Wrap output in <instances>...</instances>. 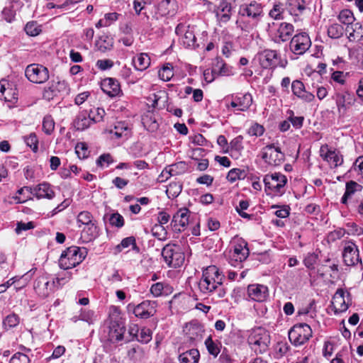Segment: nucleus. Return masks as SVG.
<instances>
[{"label":"nucleus","mask_w":363,"mask_h":363,"mask_svg":"<svg viewBox=\"0 0 363 363\" xmlns=\"http://www.w3.org/2000/svg\"><path fill=\"white\" fill-rule=\"evenodd\" d=\"M55 281H50L45 276L38 277L34 281V290L41 298L48 297L55 289Z\"/></svg>","instance_id":"17"},{"label":"nucleus","mask_w":363,"mask_h":363,"mask_svg":"<svg viewBox=\"0 0 363 363\" xmlns=\"http://www.w3.org/2000/svg\"><path fill=\"white\" fill-rule=\"evenodd\" d=\"M162 256L168 266L177 268L184 262V254L179 246L174 244L166 245L162 250Z\"/></svg>","instance_id":"8"},{"label":"nucleus","mask_w":363,"mask_h":363,"mask_svg":"<svg viewBox=\"0 0 363 363\" xmlns=\"http://www.w3.org/2000/svg\"><path fill=\"white\" fill-rule=\"evenodd\" d=\"M102 91L110 97L118 96L123 94L121 85L115 78H105L101 82Z\"/></svg>","instance_id":"21"},{"label":"nucleus","mask_w":363,"mask_h":363,"mask_svg":"<svg viewBox=\"0 0 363 363\" xmlns=\"http://www.w3.org/2000/svg\"><path fill=\"white\" fill-rule=\"evenodd\" d=\"M242 140L243 138L242 135H238L233 139L230 143L229 149H230L231 151L240 153L243 150Z\"/></svg>","instance_id":"54"},{"label":"nucleus","mask_w":363,"mask_h":363,"mask_svg":"<svg viewBox=\"0 0 363 363\" xmlns=\"http://www.w3.org/2000/svg\"><path fill=\"white\" fill-rule=\"evenodd\" d=\"M318 257L317 254L314 252L308 253L303 259V264L307 268L313 269L314 267V264L318 260Z\"/></svg>","instance_id":"60"},{"label":"nucleus","mask_w":363,"mask_h":363,"mask_svg":"<svg viewBox=\"0 0 363 363\" xmlns=\"http://www.w3.org/2000/svg\"><path fill=\"white\" fill-rule=\"evenodd\" d=\"M25 74L28 79L33 83L42 84L49 79L48 69L38 64L28 65L25 70Z\"/></svg>","instance_id":"11"},{"label":"nucleus","mask_w":363,"mask_h":363,"mask_svg":"<svg viewBox=\"0 0 363 363\" xmlns=\"http://www.w3.org/2000/svg\"><path fill=\"white\" fill-rule=\"evenodd\" d=\"M333 306L335 313H342L347 310L348 305L345 301V291L342 289H338L333 297Z\"/></svg>","instance_id":"29"},{"label":"nucleus","mask_w":363,"mask_h":363,"mask_svg":"<svg viewBox=\"0 0 363 363\" xmlns=\"http://www.w3.org/2000/svg\"><path fill=\"white\" fill-rule=\"evenodd\" d=\"M20 323V317L14 313H12L3 320V326L6 330H9L13 328L16 327Z\"/></svg>","instance_id":"43"},{"label":"nucleus","mask_w":363,"mask_h":363,"mask_svg":"<svg viewBox=\"0 0 363 363\" xmlns=\"http://www.w3.org/2000/svg\"><path fill=\"white\" fill-rule=\"evenodd\" d=\"M312 334V329L308 324L298 323L291 328L288 336L290 342L295 347H298L307 342Z\"/></svg>","instance_id":"6"},{"label":"nucleus","mask_w":363,"mask_h":363,"mask_svg":"<svg viewBox=\"0 0 363 363\" xmlns=\"http://www.w3.org/2000/svg\"><path fill=\"white\" fill-rule=\"evenodd\" d=\"M200 359V354L197 349H191L179 356L180 363H198Z\"/></svg>","instance_id":"35"},{"label":"nucleus","mask_w":363,"mask_h":363,"mask_svg":"<svg viewBox=\"0 0 363 363\" xmlns=\"http://www.w3.org/2000/svg\"><path fill=\"white\" fill-rule=\"evenodd\" d=\"M341 23L350 26L354 23V17L353 13L349 9L342 10L338 16Z\"/></svg>","instance_id":"48"},{"label":"nucleus","mask_w":363,"mask_h":363,"mask_svg":"<svg viewBox=\"0 0 363 363\" xmlns=\"http://www.w3.org/2000/svg\"><path fill=\"white\" fill-rule=\"evenodd\" d=\"M157 303L145 300L138 305L130 303L127 306L129 312L132 311L134 315L141 319H147L156 313Z\"/></svg>","instance_id":"9"},{"label":"nucleus","mask_w":363,"mask_h":363,"mask_svg":"<svg viewBox=\"0 0 363 363\" xmlns=\"http://www.w3.org/2000/svg\"><path fill=\"white\" fill-rule=\"evenodd\" d=\"M311 41L308 35L301 33L295 35L290 41L289 49L295 55L304 54L311 47Z\"/></svg>","instance_id":"12"},{"label":"nucleus","mask_w":363,"mask_h":363,"mask_svg":"<svg viewBox=\"0 0 363 363\" xmlns=\"http://www.w3.org/2000/svg\"><path fill=\"white\" fill-rule=\"evenodd\" d=\"M174 291L173 287L166 282H157L150 287V292L155 297L168 296Z\"/></svg>","instance_id":"31"},{"label":"nucleus","mask_w":363,"mask_h":363,"mask_svg":"<svg viewBox=\"0 0 363 363\" xmlns=\"http://www.w3.org/2000/svg\"><path fill=\"white\" fill-rule=\"evenodd\" d=\"M30 194L38 199H52L55 196V192L51 189L50 185L48 183H43L34 188L30 189Z\"/></svg>","instance_id":"26"},{"label":"nucleus","mask_w":363,"mask_h":363,"mask_svg":"<svg viewBox=\"0 0 363 363\" xmlns=\"http://www.w3.org/2000/svg\"><path fill=\"white\" fill-rule=\"evenodd\" d=\"M270 340L269 333L262 328L254 330L247 339L251 349L259 354H263L268 350Z\"/></svg>","instance_id":"4"},{"label":"nucleus","mask_w":363,"mask_h":363,"mask_svg":"<svg viewBox=\"0 0 363 363\" xmlns=\"http://www.w3.org/2000/svg\"><path fill=\"white\" fill-rule=\"evenodd\" d=\"M18 94L15 84H11L6 80H2L0 82V99H4L5 101L14 104L18 101Z\"/></svg>","instance_id":"20"},{"label":"nucleus","mask_w":363,"mask_h":363,"mask_svg":"<svg viewBox=\"0 0 363 363\" xmlns=\"http://www.w3.org/2000/svg\"><path fill=\"white\" fill-rule=\"evenodd\" d=\"M342 257L347 266H354L361 262L359 250L354 243L345 247Z\"/></svg>","instance_id":"23"},{"label":"nucleus","mask_w":363,"mask_h":363,"mask_svg":"<svg viewBox=\"0 0 363 363\" xmlns=\"http://www.w3.org/2000/svg\"><path fill=\"white\" fill-rule=\"evenodd\" d=\"M191 211L187 208H179L173 216L171 225L174 232L184 231L189 223Z\"/></svg>","instance_id":"16"},{"label":"nucleus","mask_w":363,"mask_h":363,"mask_svg":"<svg viewBox=\"0 0 363 363\" xmlns=\"http://www.w3.org/2000/svg\"><path fill=\"white\" fill-rule=\"evenodd\" d=\"M264 132V128L263 127V125L257 123H255L254 124H252L247 130V133L250 135L256 137L262 135Z\"/></svg>","instance_id":"59"},{"label":"nucleus","mask_w":363,"mask_h":363,"mask_svg":"<svg viewBox=\"0 0 363 363\" xmlns=\"http://www.w3.org/2000/svg\"><path fill=\"white\" fill-rule=\"evenodd\" d=\"M125 323L121 317L120 309L116 306H112L110 313L108 340L112 343H118L125 340Z\"/></svg>","instance_id":"2"},{"label":"nucleus","mask_w":363,"mask_h":363,"mask_svg":"<svg viewBox=\"0 0 363 363\" xmlns=\"http://www.w3.org/2000/svg\"><path fill=\"white\" fill-rule=\"evenodd\" d=\"M29 357L24 353L18 352L10 359L9 363H30Z\"/></svg>","instance_id":"58"},{"label":"nucleus","mask_w":363,"mask_h":363,"mask_svg":"<svg viewBox=\"0 0 363 363\" xmlns=\"http://www.w3.org/2000/svg\"><path fill=\"white\" fill-rule=\"evenodd\" d=\"M72 278V274L70 272H64L62 274H60L57 277L53 279V281H55L56 287L55 289H59L64 286L68 281H69Z\"/></svg>","instance_id":"57"},{"label":"nucleus","mask_w":363,"mask_h":363,"mask_svg":"<svg viewBox=\"0 0 363 363\" xmlns=\"http://www.w3.org/2000/svg\"><path fill=\"white\" fill-rule=\"evenodd\" d=\"M172 69V65L170 63L164 65L158 72L160 78L164 82L169 81L174 76Z\"/></svg>","instance_id":"46"},{"label":"nucleus","mask_w":363,"mask_h":363,"mask_svg":"<svg viewBox=\"0 0 363 363\" xmlns=\"http://www.w3.org/2000/svg\"><path fill=\"white\" fill-rule=\"evenodd\" d=\"M132 245L133 250L138 249L135 238L133 236L127 237L122 240L121 242L116 246V252H120L123 249L127 248Z\"/></svg>","instance_id":"45"},{"label":"nucleus","mask_w":363,"mask_h":363,"mask_svg":"<svg viewBox=\"0 0 363 363\" xmlns=\"http://www.w3.org/2000/svg\"><path fill=\"white\" fill-rule=\"evenodd\" d=\"M344 28L339 23H333L328 28V35L333 39L340 38L343 35Z\"/></svg>","instance_id":"44"},{"label":"nucleus","mask_w":363,"mask_h":363,"mask_svg":"<svg viewBox=\"0 0 363 363\" xmlns=\"http://www.w3.org/2000/svg\"><path fill=\"white\" fill-rule=\"evenodd\" d=\"M340 116H344L354 102V95L348 91L336 92L333 96Z\"/></svg>","instance_id":"15"},{"label":"nucleus","mask_w":363,"mask_h":363,"mask_svg":"<svg viewBox=\"0 0 363 363\" xmlns=\"http://www.w3.org/2000/svg\"><path fill=\"white\" fill-rule=\"evenodd\" d=\"M247 294L250 299L262 302L268 297L269 290L267 286L262 284H250L247 287Z\"/></svg>","instance_id":"22"},{"label":"nucleus","mask_w":363,"mask_h":363,"mask_svg":"<svg viewBox=\"0 0 363 363\" xmlns=\"http://www.w3.org/2000/svg\"><path fill=\"white\" fill-rule=\"evenodd\" d=\"M286 177L281 173L275 172L271 174H266L263 182L265 191L267 194L281 196L285 193V186L287 184Z\"/></svg>","instance_id":"5"},{"label":"nucleus","mask_w":363,"mask_h":363,"mask_svg":"<svg viewBox=\"0 0 363 363\" xmlns=\"http://www.w3.org/2000/svg\"><path fill=\"white\" fill-rule=\"evenodd\" d=\"M94 113L92 110H90L89 114L86 112L80 113L74 121V126L78 130H84L89 128L93 121L91 116Z\"/></svg>","instance_id":"30"},{"label":"nucleus","mask_w":363,"mask_h":363,"mask_svg":"<svg viewBox=\"0 0 363 363\" xmlns=\"http://www.w3.org/2000/svg\"><path fill=\"white\" fill-rule=\"evenodd\" d=\"M93 222H94L93 220V216H92L91 213L89 211H82L77 216V223H81L84 225H86Z\"/></svg>","instance_id":"53"},{"label":"nucleus","mask_w":363,"mask_h":363,"mask_svg":"<svg viewBox=\"0 0 363 363\" xmlns=\"http://www.w3.org/2000/svg\"><path fill=\"white\" fill-rule=\"evenodd\" d=\"M284 11V5L280 2L274 4L273 8L270 10L269 15L275 20L283 18V13Z\"/></svg>","instance_id":"47"},{"label":"nucleus","mask_w":363,"mask_h":363,"mask_svg":"<svg viewBox=\"0 0 363 363\" xmlns=\"http://www.w3.org/2000/svg\"><path fill=\"white\" fill-rule=\"evenodd\" d=\"M250 250L247 244L245 242L237 243L234 245L233 252L231 255V260L242 262L249 256Z\"/></svg>","instance_id":"27"},{"label":"nucleus","mask_w":363,"mask_h":363,"mask_svg":"<svg viewBox=\"0 0 363 363\" xmlns=\"http://www.w3.org/2000/svg\"><path fill=\"white\" fill-rule=\"evenodd\" d=\"M75 152L79 158H86L87 157V146L84 143H77L75 147Z\"/></svg>","instance_id":"62"},{"label":"nucleus","mask_w":363,"mask_h":363,"mask_svg":"<svg viewBox=\"0 0 363 363\" xmlns=\"http://www.w3.org/2000/svg\"><path fill=\"white\" fill-rule=\"evenodd\" d=\"M260 64L263 68H275L280 65L284 67L285 65H280V56L276 50H264L259 54Z\"/></svg>","instance_id":"19"},{"label":"nucleus","mask_w":363,"mask_h":363,"mask_svg":"<svg viewBox=\"0 0 363 363\" xmlns=\"http://www.w3.org/2000/svg\"><path fill=\"white\" fill-rule=\"evenodd\" d=\"M152 340V331L149 328H143L140 330L137 340L143 344L148 343Z\"/></svg>","instance_id":"52"},{"label":"nucleus","mask_w":363,"mask_h":363,"mask_svg":"<svg viewBox=\"0 0 363 363\" xmlns=\"http://www.w3.org/2000/svg\"><path fill=\"white\" fill-rule=\"evenodd\" d=\"M320 156L323 158L324 160L329 163L331 167L335 168L341 165L343 162L342 156L340 154L339 152H336L335 150H328L327 152L324 154L323 149L321 147Z\"/></svg>","instance_id":"28"},{"label":"nucleus","mask_w":363,"mask_h":363,"mask_svg":"<svg viewBox=\"0 0 363 363\" xmlns=\"http://www.w3.org/2000/svg\"><path fill=\"white\" fill-rule=\"evenodd\" d=\"M99 235V228L95 222L84 225L82 230L81 239L84 242H88L94 240Z\"/></svg>","instance_id":"32"},{"label":"nucleus","mask_w":363,"mask_h":363,"mask_svg":"<svg viewBox=\"0 0 363 363\" xmlns=\"http://www.w3.org/2000/svg\"><path fill=\"white\" fill-rule=\"evenodd\" d=\"M110 133L113 134L117 138L128 136L130 133L128 124L125 121H118L115 123L113 129L111 130Z\"/></svg>","instance_id":"37"},{"label":"nucleus","mask_w":363,"mask_h":363,"mask_svg":"<svg viewBox=\"0 0 363 363\" xmlns=\"http://www.w3.org/2000/svg\"><path fill=\"white\" fill-rule=\"evenodd\" d=\"M55 128V122L50 116H46L43 118V131L50 135L53 131Z\"/></svg>","instance_id":"55"},{"label":"nucleus","mask_w":363,"mask_h":363,"mask_svg":"<svg viewBox=\"0 0 363 363\" xmlns=\"http://www.w3.org/2000/svg\"><path fill=\"white\" fill-rule=\"evenodd\" d=\"M174 3L171 0H162L157 5V13L162 16H165L171 14V11L174 10Z\"/></svg>","instance_id":"40"},{"label":"nucleus","mask_w":363,"mask_h":363,"mask_svg":"<svg viewBox=\"0 0 363 363\" xmlns=\"http://www.w3.org/2000/svg\"><path fill=\"white\" fill-rule=\"evenodd\" d=\"M175 32L179 35H182V43L186 48H195L196 38L192 30L189 28L185 29L183 25H178L175 29Z\"/></svg>","instance_id":"24"},{"label":"nucleus","mask_w":363,"mask_h":363,"mask_svg":"<svg viewBox=\"0 0 363 363\" xmlns=\"http://www.w3.org/2000/svg\"><path fill=\"white\" fill-rule=\"evenodd\" d=\"M294 32V26L289 23H273L269 27V36L273 42L277 44L290 40Z\"/></svg>","instance_id":"7"},{"label":"nucleus","mask_w":363,"mask_h":363,"mask_svg":"<svg viewBox=\"0 0 363 363\" xmlns=\"http://www.w3.org/2000/svg\"><path fill=\"white\" fill-rule=\"evenodd\" d=\"M133 64L138 71L145 70L150 65V58L146 53H140L133 58Z\"/></svg>","instance_id":"36"},{"label":"nucleus","mask_w":363,"mask_h":363,"mask_svg":"<svg viewBox=\"0 0 363 363\" xmlns=\"http://www.w3.org/2000/svg\"><path fill=\"white\" fill-rule=\"evenodd\" d=\"M184 331L189 343L194 345L202 340L204 330L201 323L193 320L186 324Z\"/></svg>","instance_id":"18"},{"label":"nucleus","mask_w":363,"mask_h":363,"mask_svg":"<svg viewBox=\"0 0 363 363\" xmlns=\"http://www.w3.org/2000/svg\"><path fill=\"white\" fill-rule=\"evenodd\" d=\"M110 225L121 228L124 225L125 221L123 217L118 212L110 215L108 218Z\"/></svg>","instance_id":"49"},{"label":"nucleus","mask_w":363,"mask_h":363,"mask_svg":"<svg viewBox=\"0 0 363 363\" xmlns=\"http://www.w3.org/2000/svg\"><path fill=\"white\" fill-rule=\"evenodd\" d=\"M113 65V62L109 59L99 60L96 63V67L103 71L111 69Z\"/></svg>","instance_id":"63"},{"label":"nucleus","mask_w":363,"mask_h":363,"mask_svg":"<svg viewBox=\"0 0 363 363\" xmlns=\"http://www.w3.org/2000/svg\"><path fill=\"white\" fill-rule=\"evenodd\" d=\"M24 30L28 35L35 37L42 32L41 25H39L37 21H29L26 24Z\"/></svg>","instance_id":"41"},{"label":"nucleus","mask_w":363,"mask_h":363,"mask_svg":"<svg viewBox=\"0 0 363 363\" xmlns=\"http://www.w3.org/2000/svg\"><path fill=\"white\" fill-rule=\"evenodd\" d=\"M293 94L306 102H311L314 100L315 96L306 90L303 83L300 80H294L291 83Z\"/></svg>","instance_id":"25"},{"label":"nucleus","mask_w":363,"mask_h":363,"mask_svg":"<svg viewBox=\"0 0 363 363\" xmlns=\"http://www.w3.org/2000/svg\"><path fill=\"white\" fill-rule=\"evenodd\" d=\"M232 4L227 0H221L218 5L213 6V12L220 26L226 24L232 16Z\"/></svg>","instance_id":"14"},{"label":"nucleus","mask_w":363,"mask_h":363,"mask_svg":"<svg viewBox=\"0 0 363 363\" xmlns=\"http://www.w3.org/2000/svg\"><path fill=\"white\" fill-rule=\"evenodd\" d=\"M24 141L28 146H29L34 152L38 150V140L35 133H30L28 136L24 137Z\"/></svg>","instance_id":"51"},{"label":"nucleus","mask_w":363,"mask_h":363,"mask_svg":"<svg viewBox=\"0 0 363 363\" xmlns=\"http://www.w3.org/2000/svg\"><path fill=\"white\" fill-rule=\"evenodd\" d=\"M213 76H228L231 74L230 67H228L222 59L216 58V62L211 70Z\"/></svg>","instance_id":"34"},{"label":"nucleus","mask_w":363,"mask_h":363,"mask_svg":"<svg viewBox=\"0 0 363 363\" xmlns=\"http://www.w3.org/2000/svg\"><path fill=\"white\" fill-rule=\"evenodd\" d=\"M235 97L236 99V101L238 102L239 111H245L252 105V96L249 93L245 94L240 96H236Z\"/></svg>","instance_id":"39"},{"label":"nucleus","mask_w":363,"mask_h":363,"mask_svg":"<svg viewBox=\"0 0 363 363\" xmlns=\"http://www.w3.org/2000/svg\"><path fill=\"white\" fill-rule=\"evenodd\" d=\"M205 345L207 348L208 352L213 355V357H217L220 353V348L213 340L211 336H209L205 340Z\"/></svg>","instance_id":"50"},{"label":"nucleus","mask_w":363,"mask_h":363,"mask_svg":"<svg viewBox=\"0 0 363 363\" xmlns=\"http://www.w3.org/2000/svg\"><path fill=\"white\" fill-rule=\"evenodd\" d=\"M262 158L269 165L277 167L284 161L285 156L279 147L272 143L262 148Z\"/></svg>","instance_id":"10"},{"label":"nucleus","mask_w":363,"mask_h":363,"mask_svg":"<svg viewBox=\"0 0 363 363\" xmlns=\"http://www.w3.org/2000/svg\"><path fill=\"white\" fill-rule=\"evenodd\" d=\"M80 320L85 321L89 324H92L94 321V312L91 310L82 309L79 315Z\"/></svg>","instance_id":"56"},{"label":"nucleus","mask_w":363,"mask_h":363,"mask_svg":"<svg viewBox=\"0 0 363 363\" xmlns=\"http://www.w3.org/2000/svg\"><path fill=\"white\" fill-rule=\"evenodd\" d=\"M247 176L246 172L244 169L238 168H233L230 169L227 175V179L230 183H233L237 180L244 179Z\"/></svg>","instance_id":"42"},{"label":"nucleus","mask_w":363,"mask_h":363,"mask_svg":"<svg viewBox=\"0 0 363 363\" xmlns=\"http://www.w3.org/2000/svg\"><path fill=\"white\" fill-rule=\"evenodd\" d=\"M346 32L349 33L350 41H359L363 38V26L360 23H353L351 26H347Z\"/></svg>","instance_id":"33"},{"label":"nucleus","mask_w":363,"mask_h":363,"mask_svg":"<svg viewBox=\"0 0 363 363\" xmlns=\"http://www.w3.org/2000/svg\"><path fill=\"white\" fill-rule=\"evenodd\" d=\"M225 275L215 265L206 267L202 273L199 282L200 291L203 294L223 298L226 294V289L223 285Z\"/></svg>","instance_id":"1"},{"label":"nucleus","mask_w":363,"mask_h":363,"mask_svg":"<svg viewBox=\"0 0 363 363\" xmlns=\"http://www.w3.org/2000/svg\"><path fill=\"white\" fill-rule=\"evenodd\" d=\"M49 86L56 96L68 91V85L65 80H52L50 83Z\"/></svg>","instance_id":"38"},{"label":"nucleus","mask_w":363,"mask_h":363,"mask_svg":"<svg viewBox=\"0 0 363 363\" xmlns=\"http://www.w3.org/2000/svg\"><path fill=\"white\" fill-rule=\"evenodd\" d=\"M361 187L359 184L354 181H350L346 183L345 191L347 195L351 196L357 190V188Z\"/></svg>","instance_id":"64"},{"label":"nucleus","mask_w":363,"mask_h":363,"mask_svg":"<svg viewBox=\"0 0 363 363\" xmlns=\"http://www.w3.org/2000/svg\"><path fill=\"white\" fill-rule=\"evenodd\" d=\"M3 18L8 23H11L16 16V11L13 9L12 6L5 7L2 12Z\"/></svg>","instance_id":"61"},{"label":"nucleus","mask_w":363,"mask_h":363,"mask_svg":"<svg viewBox=\"0 0 363 363\" xmlns=\"http://www.w3.org/2000/svg\"><path fill=\"white\" fill-rule=\"evenodd\" d=\"M87 251L84 247L71 246L62 252L59 259L61 269H72L80 264L86 257Z\"/></svg>","instance_id":"3"},{"label":"nucleus","mask_w":363,"mask_h":363,"mask_svg":"<svg viewBox=\"0 0 363 363\" xmlns=\"http://www.w3.org/2000/svg\"><path fill=\"white\" fill-rule=\"evenodd\" d=\"M238 14L257 21L263 16V6L262 4L256 1H252L250 4L241 5Z\"/></svg>","instance_id":"13"}]
</instances>
